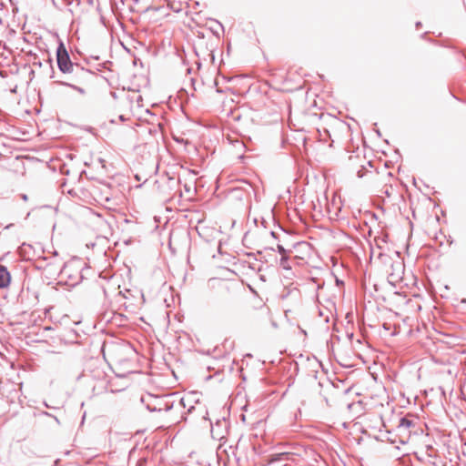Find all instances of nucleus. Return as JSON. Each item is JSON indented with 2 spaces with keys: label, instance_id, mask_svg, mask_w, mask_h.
I'll list each match as a JSON object with an SVG mask.
<instances>
[{
  "label": "nucleus",
  "instance_id": "nucleus-1",
  "mask_svg": "<svg viewBox=\"0 0 466 466\" xmlns=\"http://www.w3.org/2000/svg\"><path fill=\"white\" fill-rule=\"evenodd\" d=\"M415 421L409 417L402 418L396 428V436L390 439L392 443L406 444L410 441Z\"/></svg>",
  "mask_w": 466,
  "mask_h": 466
},
{
  "label": "nucleus",
  "instance_id": "nucleus-2",
  "mask_svg": "<svg viewBox=\"0 0 466 466\" xmlns=\"http://www.w3.org/2000/svg\"><path fill=\"white\" fill-rule=\"evenodd\" d=\"M388 281L392 286L399 285L403 280L404 265L402 262L396 260L390 263L386 268Z\"/></svg>",
  "mask_w": 466,
  "mask_h": 466
},
{
  "label": "nucleus",
  "instance_id": "nucleus-3",
  "mask_svg": "<svg viewBox=\"0 0 466 466\" xmlns=\"http://www.w3.org/2000/svg\"><path fill=\"white\" fill-rule=\"evenodd\" d=\"M56 59L59 69L63 73H70L73 67V64L70 61L69 55L64 46L60 44L56 51Z\"/></svg>",
  "mask_w": 466,
  "mask_h": 466
},
{
  "label": "nucleus",
  "instance_id": "nucleus-4",
  "mask_svg": "<svg viewBox=\"0 0 466 466\" xmlns=\"http://www.w3.org/2000/svg\"><path fill=\"white\" fill-rule=\"evenodd\" d=\"M11 280L10 273L6 268L0 265V289L6 288Z\"/></svg>",
  "mask_w": 466,
  "mask_h": 466
},
{
  "label": "nucleus",
  "instance_id": "nucleus-5",
  "mask_svg": "<svg viewBox=\"0 0 466 466\" xmlns=\"http://www.w3.org/2000/svg\"><path fill=\"white\" fill-rule=\"evenodd\" d=\"M294 455L292 452L285 451L280 452L275 455V458H273V461H279V460H289L290 456Z\"/></svg>",
  "mask_w": 466,
  "mask_h": 466
},
{
  "label": "nucleus",
  "instance_id": "nucleus-6",
  "mask_svg": "<svg viewBox=\"0 0 466 466\" xmlns=\"http://www.w3.org/2000/svg\"><path fill=\"white\" fill-rule=\"evenodd\" d=\"M280 265L285 269H290V266L288 263V256L281 257Z\"/></svg>",
  "mask_w": 466,
  "mask_h": 466
},
{
  "label": "nucleus",
  "instance_id": "nucleus-7",
  "mask_svg": "<svg viewBox=\"0 0 466 466\" xmlns=\"http://www.w3.org/2000/svg\"><path fill=\"white\" fill-rule=\"evenodd\" d=\"M278 251L281 257L287 256V250L281 245H278Z\"/></svg>",
  "mask_w": 466,
  "mask_h": 466
},
{
  "label": "nucleus",
  "instance_id": "nucleus-8",
  "mask_svg": "<svg viewBox=\"0 0 466 466\" xmlns=\"http://www.w3.org/2000/svg\"><path fill=\"white\" fill-rule=\"evenodd\" d=\"M360 167H361V168H360V169H359V170L357 171V175H358V177H362L364 176V173H363V167H362V166H360Z\"/></svg>",
  "mask_w": 466,
  "mask_h": 466
}]
</instances>
